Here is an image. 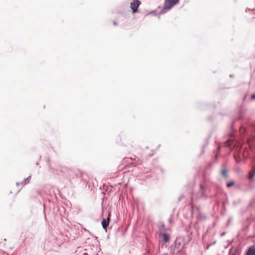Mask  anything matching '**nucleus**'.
<instances>
[{"mask_svg": "<svg viewBox=\"0 0 255 255\" xmlns=\"http://www.w3.org/2000/svg\"><path fill=\"white\" fill-rule=\"evenodd\" d=\"M222 176L224 177H227L228 176V170L224 168L221 170Z\"/></svg>", "mask_w": 255, "mask_h": 255, "instance_id": "7", "label": "nucleus"}, {"mask_svg": "<svg viewBox=\"0 0 255 255\" xmlns=\"http://www.w3.org/2000/svg\"><path fill=\"white\" fill-rule=\"evenodd\" d=\"M127 161H128V162H129V161H128V158L127 159Z\"/></svg>", "mask_w": 255, "mask_h": 255, "instance_id": "12", "label": "nucleus"}, {"mask_svg": "<svg viewBox=\"0 0 255 255\" xmlns=\"http://www.w3.org/2000/svg\"><path fill=\"white\" fill-rule=\"evenodd\" d=\"M235 184V182L234 181H231L227 183V186L229 188L231 187V186H233Z\"/></svg>", "mask_w": 255, "mask_h": 255, "instance_id": "8", "label": "nucleus"}, {"mask_svg": "<svg viewBox=\"0 0 255 255\" xmlns=\"http://www.w3.org/2000/svg\"><path fill=\"white\" fill-rule=\"evenodd\" d=\"M246 255H255V246L250 247L247 251Z\"/></svg>", "mask_w": 255, "mask_h": 255, "instance_id": "4", "label": "nucleus"}, {"mask_svg": "<svg viewBox=\"0 0 255 255\" xmlns=\"http://www.w3.org/2000/svg\"><path fill=\"white\" fill-rule=\"evenodd\" d=\"M162 237L163 240L165 243H167L168 242L169 237V236L167 234H165V233L162 234Z\"/></svg>", "mask_w": 255, "mask_h": 255, "instance_id": "5", "label": "nucleus"}, {"mask_svg": "<svg viewBox=\"0 0 255 255\" xmlns=\"http://www.w3.org/2000/svg\"><path fill=\"white\" fill-rule=\"evenodd\" d=\"M255 175V167H254L252 171H251L249 174V178L250 179H252L253 177Z\"/></svg>", "mask_w": 255, "mask_h": 255, "instance_id": "6", "label": "nucleus"}, {"mask_svg": "<svg viewBox=\"0 0 255 255\" xmlns=\"http://www.w3.org/2000/svg\"><path fill=\"white\" fill-rule=\"evenodd\" d=\"M110 214H109L108 217L107 219H103L102 222V225L103 228L106 229L107 227L109 226V221H110Z\"/></svg>", "mask_w": 255, "mask_h": 255, "instance_id": "3", "label": "nucleus"}, {"mask_svg": "<svg viewBox=\"0 0 255 255\" xmlns=\"http://www.w3.org/2000/svg\"><path fill=\"white\" fill-rule=\"evenodd\" d=\"M252 99H255V95H253L252 96Z\"/></svg>", "mask_w": 255, "mask_h": 255, "instance_id": "11", "label": "nucleus"}, {"mask_svg": "<svg viewBox=\"0 0 255 255\" xmlns=\"http://www.w3.org/2000/svg\"><path fill=\"white\" fill-rule=\"evenodd\" d=\"M135 164H141V161H140L139 159H138L137 161H136V162H135Z\"/></svg>", "mask_w": 255, "mask_h": 255, "instance_id": "10", "label": "nucleus"}, {"mask_svg": "<svg viewBox=\"0 0 255 255\" xmlns=\"http://www.w3.org/2000/svg\"><path fill=\"white\" fill-rule=\"evenodd\" d=\"M179 1V0H165L164 6L161 9V13H165L167 10H169L178 3Z\"/></svg>", "mask_w": 255, "mask_h": 255, "instance_id": "1", "label": "nucleus"}, {"mask_svg": "<svg viewBox=\"0 0 255 255\" xmlns=\"http://www.w3.org/2000/svg\"><path fill=\"white\" fill-rule=\"evenodd\" d=\"M30 179H31V177H30V176L28 177V178L25 180V184H27V183H29V181H30Z\"/></svg>", "mask_w": 255, "mask_h": 255, "instance_id": "9", "label": "nucleus"}, {"mask_svg": "<svg viewBox=\"0 0 255 255\" xmlns=\"http://www.w3.org/2000/svg\"><path fill=\"white\" fill-rule=\"evenodd\" d=\"M140 4L141 2L138 0H134L130 3V8L133 13H135L137 11V8Z\"/></svg>", "mask_w": 255, "mask_h": 255, "instance_id": "2", "label": "nucleus"}, {"mask_svg": "<svg viewBox=\"0 0 255 255\" xmlns=\"http://www.w3.org/2000/svg\"><path fill=\"white\" fill-rule=\"evenodd\" d=\"M233 255H236V254H233Z\"/></svg>", "mask_w": 255, "mask_h": 255, "instance_id": "13", "label": "nucleus"}]
</instances>
